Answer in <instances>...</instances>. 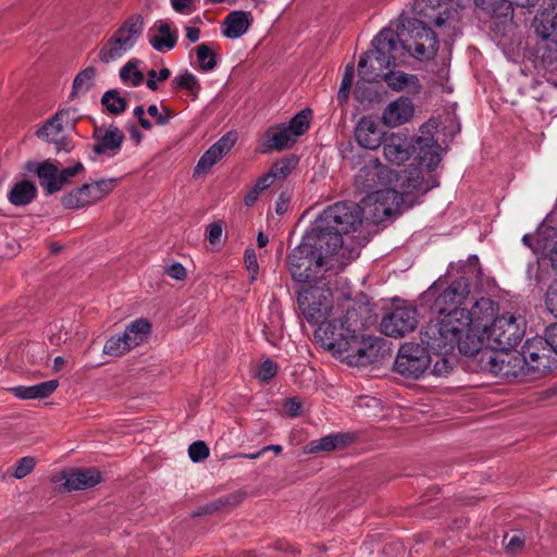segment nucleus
Wrapping results in <instances>:
<instances>
[{
  "instance_id": "49530a36",
  "label": "nucleus",
  "mask_w": 557,
  "mask_h": 557,
  "mask_svg": "<svg viewBox=\"0 0 557 557\" xmlns=\"http://www.w3.org/2000/svg\"><path fill=\"white\" fill-rule=\"evenodd\" d=\"M138 60H129L125 65H123L120 70V78L124 83H129V85L137 87L144 82V74L138 69Z\"/></svg>"
},
{
  "instance_id": "9b49d317",
  "label": "nucleus",
  "mask_w": 557,
  "mask_h": 557,
  "mask_svg": "<svg viewBox=\"0 0 557 557\" xmlns=\"http://www.w3.org/2000/svg\"><path fill=\"white\" fill-rule=\"evenodd\" d=\"M469 294V280L465 276H460L437 295L431 308L438 315L459 323L462 319L468 317V309L462 308L461 305Z\"/></svg>"
},
{
  "instance_id": "f3484780",
  "label": "nucleus",
  "mask_w": 557,
  "mask_h": 557,
  "mask_svg": "<svg viewBox=\"0 0 557 557\" xmlns=\"http://www.w3.org/2000/svg\"><path fill=\"white\" fill-rule=\"evenodd\" d=\"M543 339L534 338L524 344V355L528 362V376L537 379L557 369V356L543 350Z\"/></svg>"
},
{
  "instance_id": "f03ea898",
  "label": "nucleus",
  "mask_w": 557,
  "mask_h": 557,
  "mask_svg": "<svg viewBox=\"0 0 557 557\" xmlns=\"http://www.w3.org/2000/svg\"><path fill=\"white\" fill-rule=\"evenodd\" d=\"M391 182V171L380 162L379 159H371L359 169L355 175V186L368 195L375 194L376 201L391 202L395 208L383 209L385 215L400 213L412 208V202L405 203V195L396 189L385 188Z\"/></svg>"
},
{
  "instance_id": "7ed1b4c3",
  "label": "nucleus",
  "mask_w": 557,
  "mask_h": 557,
  "mask_svg": "<svg viewBox=\"0 0 557 557\" xmlns=\"http://www.w3.org/2000/svg\"><path fill=\"white\" fill-rule=\"evenodd\" d=\"M393 35L396 48L400 45L419 61L432 60L437 54L440 48L437 36L422 20L400 15Z\"/></svg>"
},
{
  "instance_id": "4c0bfd02",
  "label": "nucleus",
  "mask_w": 557,
  "mask_h": 557,
  "mask_svg": "<svg viewBox=\"0 0 557 557\" xmlns=\"http://www.w3.org/2000/svg\"><path fill=\"white\" fill-rule=\"evenodd\" d=\"M151 332V324L146 319H137L129 323L125 330L124 335L127 342L129 343V346L133 348L140 345L145 338L150 334Z\"/></svg>"
},
{
  "instance_id": "680f3d73",
  "label": "nucleus",
  "mask_w": 557,
  "mask_h": 557,
  "mask_svg": "<svg viewBox=\"0 0 557 557\" xmlns=\"http://www.w3.org/2000/svg\"><path fill=\"white\" fill-rule=\"evenodd\" d=\"M545 306L547 310L557 318V278L554 280L545 294Z\"/></svg>"
},
{
  "instance_id": "ddd939ff",
  "label": "nucleus",
  "mask_w": 557,
  "mask_h": 557,
  "mask_svg": "<svg viewBox=\"0 0 557 557\" xmlns=\"http://www.w3.org/2000/svg\"><path fill=\"white\" fill-rule=\"evenodd\" d=\"M297 294L299 310L309 323L318 324L326 319L333 306L332 293L329 289L300 286Z\"/></svg>"
},
{
  "instance_id": "2eb2a0df",
  "label": "nucleus",
  "mask_w": 557,
  "mask_h": 557,
  "mask_svg": "<svg viewBox=\"0 0 557 557\" xmlns=\"http://www.w3.org/2000/svg\"><path fill=\"white\" fill-rule=\"evenodd\" d=\"M413 10L418 20H422L426 26L431 24L442 27L456 22L459 16L454 1L414 0Z\"/></svg>"
},
{
  "instance_id": "1a4fd4ad",
  "label": "nucleus",
  "mask_w": 557,
  "mask_h": 557,
  "mask_svg": "<svg viewBox=\"0 0 557 557\" xmlns=\"http://www.w3.org/2000/svg\"><path fill=\"white\" fill-rule=\"evenodd\" d=\"M465 326L451 319L442 318L430 321L423 326L420 337L421 345L428 348L430 354H453L459 333Z\"/></svg>"
},
{
  "instance_id": "412c9836",
  "label": "nucleus",
  "mask_w": 557,
  "mask_h": 557,
  "mask_svg": "<svg viewBox=\"0 0 557 557\" xmlns=\"http://www.w3.org/2000/svg\"><path fill=\"white\" fill-rule=\"evenodd\" d=\"M236 134L228 132L213 144L199 159L195 175L207 173L218 161H220L235 145Z\"/></svg>"
},
{
  "instance_id": "393cba45",
  "label": "nucleus",
  "mask_w": 557,
  "mask_h": 557,
  "mask_svg": "<svg viewBox=\"0 0 557 557\" xmlns=\"http://www.w3.org/2000/svg\"><path fill=\"white\" fill-rule=\"evenodd\" d=\"M296 141L285 123L275 124L270 126L262 135V151H283L290 148Z\"/></svg>"
},
{
  "instance_id": "b1692460",
  "label": "nucleus",
  "mask_w": 557,
  "mask_h": 557,
  "mask_svg": "<svg viewBox=\"0 0 557 557\" xmlns=\"http://www.w3.org/2000/svg\"><path fill=\"white\" fill-rule=\"evenodd\" d=\"M386 133L383 132L380 124L371 116H363L355 128V138L357 143L370 150L379 148Z\"/></svg>"
},
{
  "instance_id": "c756f323",
  "label": "nucleus",
  "mask_w": 557,
  "mask_h": 557,
  "mask_svg": "<svg viewBox=\"0 0 557 557\" xmlns=\"http://www.w3.org/2000/svg\"><path fill=\"white\" fill-rule=\"evenodd\" d=\"M102 480L100 471L95 468L75 469L65 476L66 491H81L96 486Z\"/></svg>"
},
{
  "instance_id": "473e14b6",
  "label": "nucleus",
  "mask_w": 557,
  "mask_h": 557,
  "mask_svg": "<svg viewBox=\"0 0 557 557\" xmlns=\"http://www.w3.org/2000/svg\"><path fill=\"white\" fill-rule=\"evenodd\" d=\"M382 81L386 82L388 87L395 91L409 90L418 92L421 89L418 77L403 71L395 72L389 70Z\"/></svg>"
},
{
  "instance_id": "39448f33",
  "label": "nucleus",
  "mask_w": 557,
  "mask_h": 557,
  "mask_svg": "<svg viewBox=\"0 0 557 557\" xmlns=\"http://www.w3.org/2000/svg\"><path fill=\"white\" fill-rule=\"evenodd\" d=\"M358 311L348 309L345 314L330 321L323 320L318 323L315 337L327 350L334 354L344 355L349 349V343L352 341L356 332L359 330Z\"/></svg>"
},
{
  "instance_id": "423d86ee",
  "label": "nucleus",
  "mask_w": 557,
  "mask_h": 557,
  "mask_svg": "<svg viewBox=\"0 0 557 557\" xmlns=\"http://www.w3.org/2000/svg\"><path fill=\"white\" fill-rule=\"evenodd\" d=\"M554 18V10H544L534 16L532 27L537 37L536 65L552 75H557V30Z\"/></svg>"
},
{
  "instance_id": "774afa93",
  "label": "nucleus",
  "mask_w": 557,
  "mask_h": 557,
  "mask_svg": "<svg viewBox=\"0 0 557 557\" xmlns=\"http://www.w3.org/2000/svg\"><path fill=\"white\" fill-rule=\"evenodd\" d=\"M222 224L220 222L211 223L208 227L207 238L210 244L215 245L220 242L222 236Z\"/></svg>"
},
{
  "instance_id": "bb28decb",
  "label": "nucleus",
  "mask_w": 557,
  "mask_h": 557,
  "mask_svg": "<svg viewBox=\"0 0 557 557\" xmlns=\"http://www.w3.org/2000/svg\"><path fill=\"white\" fill-rule=\"evenodd\" d=\"M414 109L411 100L400 97L389 103L382 115L384 124L396 127L408 122L413 115Z\"/></svg>"
},
{
  "instance_id": "a211bd4d",
  "label": "nucleus",
  "mask_w": 557,
  "mask_h": 557,
  "mask_svg": "<svg viewBox=\"0 0 557 557\" xmlns=\"http://www.w3.org/2000/svg\"><path fill=\"white\" fill-rule=\"evenodd\" d=\"M385 159L394 164H401L414 153L413 138L405 133H386L383 143Z\"/></svg>"
},
{
  "instance_id": "20e7f679",
  "label": "nucleus",
  "mask_w": 557,
  "mask_h": 557,
  "mask_svg": "<svg viewBox=\"0 0 557 557\" xmlns=\"http://www.w3.org/2000/svg\"><path fill=\"white\" fill-rule=\"evenodd\" d=\"M393 29L383 28L372 40V49L364 52L358 63V75L364 82L383 79L386 70L396 66Z\"/></svg>"
},
{
  "instance_id": "338daca9",
  "label": "nucleus",
  "mask_w": 557,
  "mask_h": 557,
  "mask_svg": "<svg viewBox=\"0 0 557 557\" xmlns=\"http://www.w3.org/2000/svg\"><path fill=\"white\" fill-rule=\"evenodd\" d=\"M165 273L177 281H183L186 277V270L180 262H174L166 268Z\"/></svg>"
},
{
  "instance_id": "3c124183",
  "label": "nucleus",
  "mask_w": 557,
  "mask_h": 557,
  "mask_svg": "<svg viewBox=\"0 0 557 557\" xmlns=\"http://www.w3.org/2000/svg\"><path fill=\"white\" fill-rule=\"evenodd\" d=\"M18 244L15 238L0 232V257L12 258L18 252Z\"/></svg>"
},
{
  "instance_id": "e2e57ef3",
  "label": "nucleus",
  "mask_w": 557,
  "mask_h": 557,
  "mask_svg": "<svg viewBox=\"0 0 557 557\" xmlns=\"http://www.w3.org/2000/svg\"><path fill=\"white\" fill-rule=\"evenodd\" d=\"M116 183L115 178L100 180L92 184V189L97 200L102 199L112 191Z\"/></svg>"
},
{
  "instance_id": "69168bd1",
  "label": "nucleus",
  "mask_w": 557,
  "mask_h": 557,
  "mask_svg": "<svg viewBox=\"0 0 557 557\" xmlns=\"http://www.w3.org/2000/svg\"><path fill=\"white\" fill-rule=\"evenodd\" d=\"M245 264L248 272L251 274V278L256 280V275L259 270V265L257 262V256L253 249H246L245 251Z\"/></svg>"
},
{
  "instance_id": "aec40b11",
  "label": "nucleus",
  "mask_w": 557,
  "mask_h": 557,
  "mask_svg": "<svg viewBox=\"0 0 557 557\" xmlns=\"http://www.w3.org/2000/svg\"><path fill=\"white\" fill-rule=\"evenodd\" d=\"M456 345L462 355L475 357L479 366L482 354L488 350L483 329L474 327L472 324L467 325L463 332L459 333Z\"/></svg>"
},
{
  "instance_id": "c9c22d12",
  "label": "nucleus",
  "mask_w": 557,
  "mask_h": 557,
  "mask_svg": "<svg viewBox=\"0 0 557 557\" xmlns=\"http://www.w3.org/2000/svg\"><path fill=\"white\" fill-rule=\"evenodd\" d=\"M36 196V185L30 181H21L12 186L8 195V199L12 205L22 207L30 203Z\"/></svg>"
},
{
  "instance_id": "4d7b16f0",
  "label": "nucleus",
  "mask_w": 557,
  "mask_h": 557,
  "mask_svg": "<svg viewBox=\"0 0 557 557\" xmlns=\"http://www.w3.org/2000/svg\"><path fill=\"white\" fill-rule=\"evenodd\" d=\"M36 460L32 456H26L18 459L16 467L14 469L13 475L16 479H23L28 475L35 468Z\"/></svg>"
},
{
  "instance_id": "9d476101",
  "label": "nucleus",
  "mask_w": 557,
  "mask_h": 557,
  "mask_svg": "<svg viewBox=\"0 0 557 557\" xmlns=\"http://www.w3.org/2000/svg\"><path fill=\"white\" fill-rule=\"evenodd\" d=\"M488 349L499 350L517 346L524 335V321L507 313L496 319L484 327Z\"/></svg>"
},
{
  "instance_id": "0eeeda50",
  "label": "nucleus",
  "mask_w": 557,
  "mask_h": 557,
  "mask_svg": "<svg viewBox=\"0 0 557 557\" xmlns=\"http://www.w3.org/2000/svg\"><path fill=\"white\" fill-rule=\"evenodd\" d=\"M522 351L504 348L499 350L488 349L480 359L481 371L492 373L499 379H517L528 376V362Z\"/></svg>"
},
{
  "instance_id": "6ab92c4d",
  "label": "nucleus",
  "mask_w": 557,
  "mask_h": 557,
  "mask_svg": "<svg viewBox=\"0 0 557 557\" xmlns=\"http://www.w3.org/2000/svg\"><path fill=\"white\" fill-rule=\"evenodd\" d=\"M92 137L96 140L92 147L95 154L108 157H114L120 152L125 138L123 132L114 125H110L104 132L102 127L96 126Z\"/></svg>"
},
{
  "instance_id": "58836bf2",
  "label": "nucleus",
  "mask_w": 557,
  "mask_h": 557,
  "mask_svg": "<svg viewBox=\"0 0 557 557\" xmlns=\"http://www.w3.org/2000/svg\"><path fill=\"white\" fill-rule=\"evenodd\" d=\"M242 500H243V494H240V493H233L230 495H225L223 497H220V498L200 507L198 512L195 516L211 515V513L224 510V509L234 508L238 504H240Z\"/></svg>"
},
{
  "instance_id": "5fc2aeb1",
  "label": "nucleus",
  "mask_w": 557,
  "mask_h": 557,
  "mask_svg": "<svg viewBox=\"0 0 557 557\" xmlns=\"http://www.w3.org/2000/svg\"><path fill=\"white\" fill-rule=\"evenodd\" d=\"M147 113L156 117V123L161 126L169 124L170 120L174 116V112L165 106H162V112H159L156 104H150L147 109Z\"/></svg>"
},
{
  "instance_id": "e433bc0d",
  "label": "nucleus",
  "mask_w": 557,
  "mask_h": 557,
  "mask_svg": "<svg viewBox=\"0 0 557 557\" xmlns=\"http://www.w3.org/2000/svg\"><path fill=\"white\" fill-rule=\"evenodd\" d=\"M97 76V69L88 66L76 74L72 84L71 99L86 95L94 86Z\"/></svg>"
},
{
  "instance_id": "052dcab7",
  "label": "nucleus",
  "mask_w": 557,
  "mask_h": 557,
  "mask_svg": "<svg viewBox=\"0 0 557 557\" xmlns=\"http://www.w3.org/2000/svg\"><path fill=\"white\" fill-rule=\"evenodd\" d=\"M60 164L58 163V166ZM84 171V165L82 162H76L74 165L72 166H69V168H65V169H62L60 170L58 168V175H59V183H60V188L62 189V187L65 185V184H69L70 183V180L71 177H74L75 175H77L79 172Z\"/></svg>"
},
{
  "instance_id": "ea45409f",
  "label": "nucleus",
  "mask_w": 557,
  "mask_h": 557,
  "mask_svg": "<svg viewBox=\"0 0 557 557\" xmlns=\"http://www.w3.org/2000/svg\"><path fill=\"white\" fill-rule=\"evenodd\" d=\"M312 119V110L310 108H305L295 114L288 123H285V126L292 133V135L296 138V140L307 133L310 127Z\"/></svg>"
},
{
  "instance_id": "13d9d810",
  "label": "nucleus",
  "mask_w": 557,
  "mask_h": 557,
  "mask_svg": "<svg viewBox=\"0 0 557 557\" xmlns=\"http://www.w3.org/2000/svg\"><path fill=\"white\" fill-rule=\"evenodd\" d=\"M277 374V363L267 359L259 366L257 377L262 382H268Z\"/></svg>"
},
{
  "instance_id": "c03bdc74",
  "label": "nucleus",
  "mask_w": 557,
  "mask_h": 557,
  "mask_svg": "<svg viewBox=\"0 0 557 557\" xmlns=\"http://www.w3.org/2000/svg\"><path fill=\"white\" fill-rule=\"evenodd\" d=\"M196 55L199 67L203 72L212 71L216 64V53L212 50L209 44H200L196 48Z\"/></svg>"
},
{
  "instance_id": "7c9ffc66",
  "label": "nucleus",
  "mask_w": 557,
  "mask_h": 557,
  "mask_svg": "<svg viewBox=\"0 0 557 557\" xmlns=\"http://www.w3.org/2000/svg\"><path fill=\"white\" fill-rule=\"evenodd\" d=\"M58 386V380H49L32 386H14L8 391L20 399H44L50 396Z\"/></svg>"
},
{
  "instance_id": "a878e982",
  "label": "nucleus",
  "mask_w": 557,
  "mask_h": 557,
  "mask_svg": "<svg viewBox=\"0 0 557 557\" xmlns=\"http://www.w3.org/2000/svg\"><path fill=\"white\" fill-rule=\"evenodd\" d=\"M414 153L420 165H425L431 173L441 162V146L428 137L413 138Z\"/></svg>"
},
{
  "instance_id": "79ce46f5",
  "label": "nucleus",
  "mask_w": 557,
  "mask_h": 557,
  "mask_svg": "<svg viewBox=\"0 0 557 557\" xmlns=\"http://www.w3.org/2000/svg\"><path fill=\"white\" fill-rule=\"evenodd\" d=\"M172 86L175 89L188 91L194 100L197 98L198 92L201 89L199 79L195 74H193L188 70H185L184 72L175 76L174 79L172 81Z\"/></svg>"
},
{
  "instance_id": "2f4dec72",
  "label": "nucleus",
  "mask_w": 557,
  "mask_h": 557,
  "mask_svg": "<svg viewBox=\"0 0 557 557\" xmlns=\"http://www.w3.org/2000/svg\"><path fill=\"white\" fill-rule=\"evenodd\" d=\"M440 185L438 180L430 173V180H425L420 171L409 172L401 186L406 191H401L405 195V203L414 201L410 198V190L421 191L422 195L426 194L430 189Z\"/></svg>"
},
{
  "instance_id": "864d4df0",
  "label": "nucleus",
  "mask_w": 557,
  "mask_h": 557,
  "mask_svg": "<svg viewBox=\"0 0 557 557\" xmlns=\"http://www.w3.org/2000/svg\"><path fill=\"white\" fill-rule=\"evenodd\" d=\"M82 194L83 193L79 191V188H75V189L71 190L70 193H67L66 195H64L61 198L62 206L65 209H70V210L79 209V208L85 207L86 203L82 197Z\"/></svg>"
},
{
  "instance_id": "4be33fe9",
  "label": "nucleus",
  "mask_w": 557,
  "mask_h": 557,
  "mask_svg": "<svg viewBox=\"0 0 557 557\" xmlns=\"http://www.w3.org/2000/svg\"><path fill=\"white\" fill-rule=\"evenodd\" d=\"M498 304L491 298L482 297L476 300L470 310H468V317L462 319L460 322L465 327L467 325H474V327H486L496 319L498 312Z\"/></svg>"
},
{
  "instance_id": "72a5a7b5",
  "label": "nucleus",
  "mask_w": 557,
  "mask_h": 557,
  "mask_svg": "<svg viewBox=\"0 0 557 557\" xmlns=\"http://www.w3.org/2000/svg\"><path fill=\"white\" fill-rule=\"evenodd\" d=\"M154 28L159 34L149 39L152 48L160 52L172 50L177 42V32H172L170 24L162 21L157 22Z\"/></svg>"
},
{
  "instance_id": "8fccbe9b",
  "label": "nucleus",
  "mask_w": 557,
  "mask_h": 557,
  "mask_svg": "<svg viewBox=\"0 0 557 557\" xmlns=\"http://www.w3.org/2000/svg\"><path fill=\"white\" fill-rule=\"evenodd\" d=\"M64 127L61 123H52L49 125V119L44 123V125L37 129L36 135L38 138L44 139L48 143L55 141L57 138L63 136L62 133Z\"/></svg>"
},
{
  "instance_id": "f8f14e48",
  "label": "nucleus",
  "mask_w": 557,
  "mask_h": 557,
  "mask_svg": "<svg viewBox=\"0 0 557 557\" xmlns=\"http://www.w3.org/2000/svg\"><path fill=\"white\" fill-rule=\"evenodd\" d=\"M432 355L423 345L408 342L397 352L394 370L405 379L418 380L431 369Z\"/></svg>"
},
{
  "instance_id": "4468645a",
  "label": "nucleus",
  "mask_w": 557,
  "mask_h": 557,
  "mask_svg": "<svg viewBox=\"0 0 557 557\" xmlns=\"http://www.w3.org/2000/svg\"><path fill=\"white\" fill-rule=\"evenodd\" d=\"M386 341L382 337L359 336L355 334L345 351V359L349 364L367 366L384 357Z\"/></svg>"
},
{
  "instance_id": "cd10ccee",
  "label": "nucleus",
  "mask_w": 557,
  "mask_h": 557,
  "mask_svg": "<svg viewBox=\"0 0 557 557\" xmlns=\"http://www.w3.org/2000/svg\"><path fill=\"white\" fill-rule=\"evenodd\" d=\"M252 23L250 12L235 10L230 12L222 23V34L228 39H236L245 35Z\"/></svg>"
},
{
  "instance_id": "37998d69",
  "label": "nucleus",
  "mask_w": 557,
  "mask_h": 557,
  "mask_svg": "<svg viewBox=\"0 0 557 557\" xmlns=\"http://www.w3.org/2000/svg\"><path fill=\"white\" fill-rule=\"evenodd\" d=\"M371 83L372 82L361 81L360 78L356 84L354 96L356 100L362 106L370 104L381 99L382 92L380 90H376L373 86H371Z\"/></svg>"
},
{
  "instance_id": "0e129e2a",
  "label": "nucleus",
  "mask_w": 557,
  "mask_h": 557,
  "mask_svg": "<svg viewBox=\"0 0 557 557\" xmlns=\"http://www.w3.org/2000/svg\"><path fill=\"white\" fill-rule=\"evenodd\" d=\"M284 409L289 417H299L302 414V403L297 397L288 398L284 404Z\"/></svg>"
},
{
  "instance_id": "09e8293b",
  "label": "nucleus",
  "mask_w": 557,
  "mask_h": 557,
  "mask_svg": "<svg viewBox=\"0 0 557 557\" xmlns=\"http://www.w3.org/2000/svg\"><path fill=\"white\" fill-rule=\"evenodd\" d=\"M432 359L435 357L431 373L435 376H446L453 369L451 354H431Z\"/></svg>"
},
{
  "instance_id": "a19ab883",
  "label": "nucleus",
  "mask_w": 557,
  "mask_h": 557,
  "mask_svg": "<svg viewBox=\"0 0 557 557\" xmlns=\"http://www.w3.org/2000/svg\"><path fill=\"white\" fill-rule=\"evenodd\" d=\"M101 104L112 115H120L127 109V100L117 89H109L101 97Z\"/></svg>"
},
{
  "instance_id": "a18cd8bd",
  "label": "nucleus",
  "mask_w": 557,
  "mask_h": 557,
  "mask_svg": "<svg viewBox=\"0 0 557 557\" xmlns=\"http://www.w3.org/2000/svg\"><path fill=\"white\" fill-rule=\"evenodd\" d=\"M132 347L125 338L124 333L111 336L103 346V354L120 357L129 351Z\"/></svg>"
},
{
  "instance_id": "f257e3e1",
  "label": "nucleus",
  "mask_w": 557,
  "mask_h": 557,
  "mask_svg": "<svg viewBox=\"0 0 557 557\" xmlns=\"http://www.w3.org/2000/svg\"><path fill=\"white\" fill-rule=\"evenodd\" d=\"M363 209L355 202H336L324 209L286 257L292 278L298 283L314 281L325 259L343 246V235L362 223Z\"/></svg>"
},
{
  "instance_id": "de8ad7c7",
  "label": "nucleus",
  "mask_w": 557,
  "mask_h": 557,
  "mask_svg": "<svg viewBox=\"0 0 557 557\" xmlns=\"http://www.w3.org/2000/svg\"><path fill=\"white\" fill-rule=\"evenodd\" d=\"M297 156H288L277 160L270 169V172L273 174V177L276 178H285L287 177L292 171L298 164Z\"/></svg>"
},
{
  "instance_id": "f704fd0d",
  "label": "nucleus",
  "mask_w": 557,
  "mask_h": 557,
  "mask_svg": "<svg viewBox=\"0 0 557 557\" xmlns=\"http://www.w3.org/2000/svg\"><path fill=\"white\" fill-rule=\"evenodd\" d=\"M474 4L491 17L511 21L513 9L509 0H474Z\"/></svg>"
},
{
  "instance_id": "603ef678",
  "label": "nucleus",
  "mask_w": 557,
  "mask_h": 557,
  "mask_svg": "<svg viewBox=\"0 0 557 557\" xmlns=\"http://www.w3.org/2000/svg\"><path fill=\"white\" fill-rule=\"evenodd\" d=\"M76 112L77 110L74 108L59 110L49 119V125H52V123L58 122L61 123L63 126L71 125L72 127H74L77 120Z\"/></svg>"
},
{
  "instance_id": "c85d7f7f",
  "label": "nucleus",
  "mask_w": 557,
  "mask_h": 557,
  "mask_svg": "<svg viewBox=\"0 0 557 557\" xmlns=\"http://www.w3.org/2000/svg\"><path fill=\"white\" fill-rule=\"evenodd\" d=\"M354 435L350 433H333L318 440L310 441L306 445L305 451L308 454H318L332 451L347 447L354 442Z\"/></svg>"
},
{
  "instance_id": "5701e85b",
  "label": "nucleus",
  "mask_w": 557,
  "mask_h": 557,
  "mask_svg": "<svg viewBox=\"0 0 557 557\" xmlns=\"http://www.w3.org/2000/svg\"><path fill=\"white\" fill-rule=\"evenodd\" d=\"M25 170L37 175L40 186L48 195L61 190L58 175V162L50 159L42 162L27 161Z\"/></svg>"
},
{
  "instance_id": "6e6552de",
  "label": "nucleus",
  "mask_w": 557,
  "mask_h": 557,
  "mask_svg": "<svg viewBox=\"0 0 557 557\" xmlns=\"http://www.w3.org/2000/svg\"><path fill=\"white\" fill-rule=\"evenodd\" d=\"M143 30V16L138 13L128 16L99 50V61L108 64L121 58L126 51L134 48Z\"/></svg>"
},
{
  "instance_id": "bf43d9fd",
  "label": "nucleus",
  "mask_w": 557,
  "mask_h": 557,
  "mask_svg": "<svg viewBox=\"0 0 557 557\" xmlns=\"http://www.w3.org/2000/svg\"><path fill=\"white\" fill-rule=\"evenodd\" d=\"M542 339L543 344L546 345V347H543V350L554 352L557 356V322L546 327L545 337Z\"/></svg>"
},
{
  "instance_id": "6e6d98bb",
  "label": "nucleus",
  "mask_w": 557,
  "mask_h": 557,
  "mask_svg": "<svg viewBox=\"0 0 557 557\" xmlns=\"http://www.w3.org/2000/svg\"><path fill=\"white\" fill-rule=\"evenodd\" d=\"M209 447L208 445L202 441H196L191 443L188 447V455L189 458L194 462H200L205 460L209 456Z\"/></svg>"
},
{
  "instance_id": "dca6fc26",
  "label": "nucleus",
  "mask_w": 557,
  "mask_h": 557,
  "mask_svg": "<svg viewBox=\"0 0 557 557\" xmlns=\"http://www.w3.org/2000/svg\"><path fill=\"white\" fill-rule=\"evenodd\" d=\"M418 325L416 307H396L381 321V331L389 337H401L412 332Z\"/></svg>"
}]
</instances>
